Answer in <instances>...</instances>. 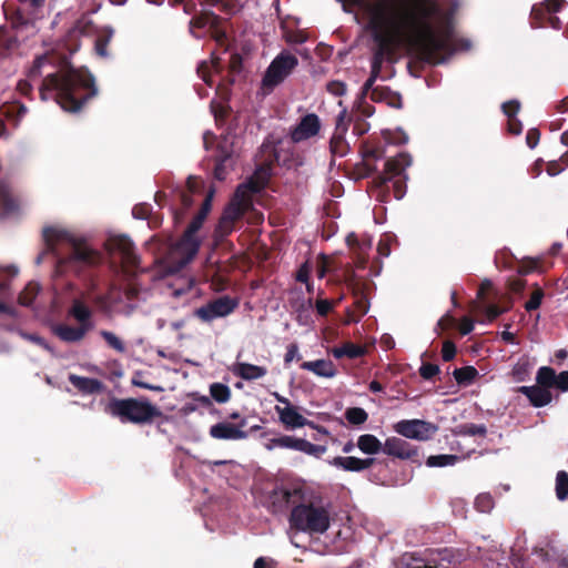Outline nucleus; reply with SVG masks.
Listing matches in <instances>:
<instances>
[{
  "label": "nucleus",
  "instance_id": "nucleus-14",
  "mask_svg": "<svg viewBox=\"0 0 568 568\" xmlns=\"http://www.w3.org/2000/svg\"><path fill=\"white\" fill-rule=\"evenodd\" d=\"M19 7L12 13L11 22L14 29H24L33 26L38 19L40 8L44 0H18Z\"/></svg>",
  "mask_w": 568,
  "mask_h": 568
},
{
  "label": "nucleus",
  "instance_id": "nucleus-19",
  "mask_svg": "<svg viewBox=\"0 0 568 568\" xmlns=\"http://www.w3.org/2000/svg\"><path fill=\"white\" fill-rule=\"evenodd\" d=\"M383 453L399 459H412L418 455V452L408 442L399 437H388L384 443Z\"/></svg>",
  "mask_w": 568,
  "mask_h": 568
},
{
  "label": "nucleus",
  "instance_id": "nucleus-36",
  "mask_svg": "<svg viewBox=\"0 0 568 568\" xmlns=\"http://www.w3.org/2000/svg\"><path fill=\"white\" fill-rule=\"evenodd\" d=\"M453 376L459 385H471L478 376V371L474 366H464L455 368Z\"/></svg>",
  "mask_w": 568,
  "mask_h": 568
},
{
  "label": "nucleus",
  "instance_id": "nucleus-57",
  "mask_svg": "<svg viewBox=\"0 0 568 568\" xmlns=\"http://www.w3.org/2000/svg\"><path fill=\"white\" fill-rule=\"evenodd\" d=\"M207 24L209 19L206 17V12L201 16L194 17L189 22L190 33L195 38H200V36L195 34L194 28L204 29L207 27Z\"/></svg>",
  "mask_w": 568,
  "mask_h": 568
},
{
  "label": "nucleus",
  "instance_id": "nucleus-58",
  "mask_svg": "<svg viewBox=\"0 0 568 568\" xmlns=\"http://www.w3.org/2000/svg\"><path fill=\"white\" fill-rule=\"evenodd\" d=\"M564 3V0H545V2L540 4V7H537V10L549 13H556L561 10Z\"/></svg>",
  "mask_w": 568,
  "mask_h": 568
},
{
  "label": "nucleus",
  "instance_id": "nucleus-9",
  "mask_svg": "<svg viewBox=\"0 0 568 568\" xmlns=\"http://www.w3.org/2000/svg\"><path fill=\"white\" fill-rule=\"evenodd\" d=\"M239 300L230 295H222L210 300L193 311V316L202 323L210 324L217 318L232 314L239 307Z\"/></svg>",
  "mask_w": 568,
  "mask_h": 568
},
{
  "label": "nucleus",
  "instance_id": "nucleus-17",
  "mask_svg": "<svg viewBox=\"0 0 568 568\" xmlns=\"http://www.w3.org/2000/svg\"><path fill=\"white\" fill-rule=\"evenodd\" d=\"M246 425V418H241L237 424L221 422L212 425L209 434L212 438L219 440H241L248 437V433L243 429Z\"/></svg>",
  "mask_w": 568,
  "mask_h": 568
},
{
  "label": "nucleus",
  "instance_id": "nucleus-30",
  "mask_svg": "<svg viewBox=\"0 0 568 568\" xmlns=\"http://www.w3.org/2000/svg\"><path fill=\"white\" fill-rule=\"evenodd\" d=\"M356 446L366 455H376L383 452L384 444L372 434H364L357 438Z\"/></svg>",
  "mask_w": 568,
  "mask_h": 568
},
{
  "label": "nucleus",
  "instance_id": "nucleus-4",
  "mask_svg": "<svg viewBox=\"0 0 568 568\" xmlns=\"http://www.w3.org/2000/svg\"><path fill=\"white\" fill-rule=\"evenodd\" d=\"M331 501L320 490L306 487L290 514V526L310 535L325 534L331 526Z\"/></svg>",
  "mask_w": 568,
  "mask_h": 568
},
{
  "label": "nucleus",
  "instance_id": "nucleus-12",
  "mask_svg": "<svg viewBox=\"0 0 568 568\" xmlns=\"http://www.w3.org/2000/svg\"><path fill=\"white\" fill-rule=\"evenodd\" d=\"M393 429L402 437L425 442L437 433L438 426L424 419H402L394 424Z\"/></svg>",
  "mask_w": 568,
  "mask_h": 568
},
{
  "label": "nucleus",
  "instance_id": "nucleus-50",
  "mask_svg": "<svg viewBox=\"0 0 568 568\" xmlns=\"http://www.w3.org/2000/svg\"><path fill=\"white\" fill-rule=\"evenodd\" d=\"M387 468H388V465L383 464V463L379 464L378 470H376L375 468H372L368 471V480L374 484H377V485H388L389 479L386 476Z\"/></svg>",
  "mask_w": 568,
  "mask_h": 568
},
{
  "label": "nucleus",
  "instance_id": "nucleus-28",
  "mask_svg": "<svg viewBox=\"0 0 568 568\" xmlns=\"http://www.w3.org/2000/svg\"><path fill=\"white\" fill-rule=\"evenodd\" d=\"M532 27L535 28H551L555 30L561 29V21L555 13L538 11L537 7H532L531 10Z\"/></svg>",
  "mask_w": 568,
  "mask_h": 568
},
{
  "label": "nucleus",
  "instance_id": "nucleus-27",
  "mask_svg": "<svg viewBox=\"0 0 568 568\" xmlns=\"http://www.w3.org/2000/svg\"><path fill=\"white\" fill-rule=\"evenodd\" d=\"M231 169H233L232 152L227 148L220 146L214 168V178L219 181H224Z\"/></svg>",
  "mask_w": 568,
  "mask_h": 568
},
{
  "label": "nucleus",
  "instance_id": "nucleus-47",
  "mask_svg": "<svg viewBox=\"0 0 568 568\" xmlns=\"http://www.w3.org/2000/svg\"><path fill=\"white\" fill-rule=\"evenodd\" d=\"M101 337L105 341L109 347L113 348L118 353H125L126 348L123 341L118 337L113 332L102 329L100 331Z\"/></svg>",
  "mask_w": 568,
  "mask_h": 568
},
{
  "label": "nucleus",
  "instance_id": "nucleus-41",
  "mask_svg": "<svg viewBox=\"0 0 568 568\" xmlns=\"http://www.w3.org/2000/svg\"><path fill=\"white\" fill-rule=\"evenodd\" d=\"M69 315L72 316L77 322H84L92 317V311L80 300H73L72 305L69 310Z\"/></svg>",
  "mask_w": 568,
  "mask_h": 568
},
{
  "label": "nucleus",
  "instance_id": "nucleus-52",
  "mask_svg": "<svg viewBox=\"0 0 568 568\" xmlns=\"http://www.w3.org/2000/svg\"><path fill=\"white\" fill-rule=\"evenodd\" d=\"M18 334L26 341H29L31 343L37 344L38 346L42 347L43 349L48 351L51 354H54L53 347L40 335L34 333H28L22 329L18 331Z\"/></svg>",
  "mask_w": 568,
  "mask_h": 568
},
{
  "label": "nucleus",
  "instance_id": "nucleus-11",
  "mask_svg": "<svg viewBox=\"0 0 568 568\" xmlns=\"http://www.w3.org/2000/svg\"><path fill=\"white\" fill-rule=\"evenodd\" d=\"M305 488L306 486H294L291 488L284 486L274 487L266 498L267 509L274 515L283 514L290 506L294 507L297 505Z\"/></svg>",
  "mask_w": 568,
  "mask_h": 568
},
{
  "label": "nucleus",
  "instance_id": "nucleus-18",
  "mask_svg": "<svg viewBox=\"0 0 568 568\" xmlns=\"http://www.w3.org/2000/svg\"><path fill=\"white\" fill-rule=\"evenodd\" d=\"M346 109H343L336 118L335 131L329 141V150L333 155L343 158L349 151V145L345 139L347 132Z\"/></svg>",
  "mask_w": 568,
  "mask_h": 568
},
{
  "label": "nucleus",
  "instance_id": "nucleus-40",
  "mask_svg": "<svg viewBox=\"0 0 568 568\" xmlns=\"http://www.w3.org/2000/svg\"><path fill=\"white\" fill-rule=\"evenodd\" d=\"M210 398L219 404H224L231 398V389L226 384L213 383L210 385Z\"/></svg>",
  "mask_w": 568,
  "mask_h": 568
},
{
  "label": "nucleus",
  "instance_id": "nucleus-5",
  "mask_svg": "<svg viewBox=\"0 0 568 568\" xmlns=\"http://www.w3.org/2000/svg\"><path fill=\"white\" fill-rule=\"evenodd\" d=\"M368 28L376 44L371 60V71L381 74L385 58L392 53L393 37L403 33L404 23L389 8L375 6L371 11Z\"/></svg>",
  "mask_w": 568,
  "mask_h": 568
},
{
  "label": "nucleus",
  "instance_id": "nucleus-39",
  "mask_svg": "<svg viewBox=\"0 0 568 568\" xmlns=\"http://www.w3.org/2000/svg\"><path fill=\"white\" fill-rule=\"evenodd\" d=\"M241 200L232 201L229 203L225 209L223 210V213L221 215L222 223H232L234 224L235 221L242 217L243 215V209L240 203Z\"/></svg>",
  "mask_w": 568,
  "mask_h": 568
},
{
  "label": "nucleus",
  "instance_id": "nucleus-20",
  "mask_svg": "<svg viewBox=\"0 0 568 568\" xmlns=\"http://www.w3.org/2000/svg\"><path fill=\"white\" fill-rule=\"evenodd\" d=\"M376 463V458L368 457V458H358L353 456H337L334 457L329 464L336 468H341L345 471H355L359 473L365 469H369L374 464Z\"/></svg>",
  "mask_w": 568,
  "mask_h": 568
},
{
  "label": "nucleus",
  "instance_id": "nucleus-61",
  "mask_svg": "<svg viewBox=\"0 0 568 568\" xmlns=\"http://www.w3.org/2000/svg\"><path fill=\"white\" fill-rule=\"evenodd\" d=\"M375 108L372 104H368L364 100L358 101V104L355 110H352L351 113H357L359 118L366 119L374 114Z\"/></svg>",
  "mask_w": 568,
  "mask_h": 568
},
{
  "label": "nucleus",
  "instance_id": "nucleus-64",
  "mask_svg": "<svg viewBox=\"0 0 568 568\" xmlns=\"http://www.w3.org/2000/svg\"><path fill=\"white\" fill-rule=\"evenodd\" d=\"M151 213V206L146 203L136 204L132 209V216L136 220H146Z\"/></svg>",
  "mask_w": 568,
  "mask_h": 568
},
{
  "label": "nucleus",
  "instance_id": "nucleus-43",
  "mask_svg": "<svg viewBox=\"0 0 568 568\" xmlns=\"http://www.w3.org/2000/svg\"><path fill=\"white\" fill-rule=\"evenodd\" d=\"M313 308L312 300H302L296 307V321L300 325H308L312 322L311 313Z\"/></svg>",
  "mask_w": 568,
  "mask_h": 568
},
{
  "label": "nucleus",
  "instance_id": "nucleus-51",
  "mask_svg": "<svg viewBox=\"0 0 568 568\" xmlns=\"http://www.w3.org/2000/svg\"><path fill=\"white\" fill-rule=\"evenodd\" d=\"M530 366L527 362H518L511 369L513 379L517 383L525 382L529 378Z\"/></svg>",
  "mask_w": 568,
  "mask_h": 568
},
{
  "label": "nucleus",
  "instance_id": "nucleus-35",
  "mask_svg": "<svg viewBox=\"0 0 568 568\" xmlns=\"http://www.w3.org/2000/svg\"><path fill=\"white\" fill-rule=\"evenodd\" d=\"M536 385L549 389L555 387L556 371L549 366H541L536 374Z\"/></svg>",
  "mask_w": 568,
  "mask_h": 568
},
{
  "label": "nucleus",
  "instance_id": "nucleus-26",
  "mask_svg": "<svg viewBox=\"0 0 568 568\" xmlns=\"http://www.w3.org/2000/svg\"><path fill=\"white\" fill-rule=\"evenodd\" d=\"M346 243L348 247L357 254L359 262L365 263L364 255L367 254L372 247V237L366 234L357 235L349 233L346 236Z\"/></svg>",
  "mask_w": 568,
  "mask_h": 568
},
{
  "label": "nucleus",
  "instance_id": "nucleus-23",
  "mask_svg": "<svg viewBox=\"0 0 568 568\" xmlns=\"http://www.w3.org/2000/svg\"><path fill=\"white\" fill-rule=\"evenodd\" d=\"M69 382L74 388L84 395L100 394L105 389V385L97 378L70 374Z\"/></svg>",
  "mask_w": 568,
  "mask_h": 568
},
{
  "label": "nucleus",
  "instance_id": "nucleus-8",
  "mask_svg": "<svg viewBox=\"0 0 568 568\" xmlns=\"http://www.w3.org/2000/svg\"><path fill=\"white\" fill-rule=\"evenodd\" d=\"M297 65L298 59L294 54L287 50L281 51L267 67L262 79V87L267 91H273Z\"/></svg>",
  "mask_w": 568,
  "mask_h": 568
},
{
  "label": "nucleus",
  "instance_id": "nucleus-32",
  "mask_svg": "<svg viewBox=\"0 0 568 568\" xmlns=\"http://www.w3.org/2000/svg\"><path fill=\"white\" fill-rule=\"evenodd\" d=\"M52 333L65 343H78L82 341L81 331H78L77 326L57 324L52 326Z\"/></svg>",
  "mask_w": 568,
  "mask_h": 568
},
{
  "label": "nucleus",
  "instance_id": "nucleus-44",
  "mask_svg": "<svg viewBox=\"0 0 568 568\" xmlns=\"http://www.w3.org/2000/svg\"><path fill=\"white\" fill-rule=\"evenodd\" d=\"M345 122L347 126L353 123V133L357 136H361L368 132L369 124L365 121V119L359 118L357 113H346Z\"/></svg>",
  "mask_w": 568,
  "mask_h": 568
},
{
  "label": "nucleus",
  "instance_id": "nucleus-6",
  "mask_svg": "<svg viewBox=\"0 0 568 568\" xmlns=\"http://www.w3.org/2000/svg\"><path fill=\"white\" fill-rule=\"evenodd\" d=\"M105 413L122 424L150 425L163 417L162 410L146 397L111 398Z\"/></svg>",
  "mask_w": 568,
  "mask_h": 568
},
{
  "label": "nucleus",
  "instance_id": "nucleus-1",
  "mask_svg": "<svg viewBox=\"0 0 568 568\" xmlns=\"http://www.w3.org/2000/svg\"><path fill=\"white\" fill-rule=\"evenodd\" d=\"M404 23L403 32L414 36L422 60L429 64H442L457 51L471 47L468 39H457L448 14H443L435 0H413V10L399 17L390 6L384 4Z\"/></svg>",
  "mask_w": 568,
  "mask_h": 568
},
{
  "label": "nucleus",
  "instance_id": "nucleus-7",
  "mask_svg": "<svg viewBox=\"0 0 568 568\" xmlns=\"http://www.w3.org/2000/svg\"><path fill=\"white\" fill-rule=\"evenodd\" d=\"M412 164V158L407 153H398L396 156L385 162L384 172L378 173L374 182L378 187H385L392 183L395 199L400 200L405 195V184L403 180L407 179L406 169Z\"/></svg>",
  "mask_w": 568,
  "mask_h": 568
},
{
  "label": "nucleus",
  "instance_id": "nucleus-33",
  "mask_svg": "<svg viewBox=\"0 0 568 568\" xmlns=\"http://www.w3.org/2000/svg\"><path fill=\"white\" fill-rule=\"evenodd\" d=\"M332 354L335 358L339 359L343 357L358 358L364 355V348L353 343H345L339 347H334Z\"/></svg>",
  "mask_w": 568,
  "mask_h": 568
},
{
  "label": "nucleus",
  "instance_id": "nucleus-15",
  "mask_svg": "<svg viewBox=\"0 0 568 568\" xmlns=\"http://www.w3.org/2000/svg\"><path fill=\"white\" fill-rule=\"evenodd\" d=\"M321 120L315 113L302 116L298 123L290 129L288 136L293 143H300L316 136L321 131Z\"/></svg>",
  "mask_w": 568,
  "mask_h": 568
},
{
  "label": "nucleus",
  "instance_id": "nucleus-21",
  "mask_svg": "<svg viewBox=\"0 0 568 568\" xmlns=\"http://www.w3.org/2000/svg\"><path fill=\"white\" fill-rule=\"evenodd\" d=\"M516 392L525 395L528 398L530 405L536 408L545 407L552 402L551 390L538 385L519 386L517 387Z\"/></svg>",
  "mask_w": 568,
  "mask_h": 568
},
{
  "label": "nucleus",
  "instance_id": "nucleus-42",
  "mask_svg": "<svg viewBox=\"0 0 568 568\" xmlns=\"http://www.w3.org/2000/svg\"><path fill=\"white\" fill-rule=\"evenodd\" d=\"M458 459L459 457L453 454L432 455L426 459V465L428 467L453 466Z\"/></svg>",
  "mask_w": 568,
  "mask_h": 568
},
{
  "label": "nucleus",
  "instance_id": "nucleus-55",
  "mask_svg": "<svg viewBox=\"0 0 568 568\" xmlns=\"http://www.w3.org/2000/svg\"><path fill=\"white\" fill-rule=\"evenodd\" d=\"M542 298H544V291L540 287L536 288L531 293L530 298L525 303V310L527 312H531V311L539 308L541 305Z\"/></svg>",
  "mask_w": 568,
  "mask_h": 568
},
{
  "label": "nucleus",
  "instance_id": "nucleus-25",
  "mask_svg": "<svg viewBox=\"0 0 568 568\" xmlns=\"http://www.w3.org/2000/svg\"><path fill=\"white\" fill-rule=\"evenodd\" d=\"M301 368L314 373L320 377L332 378L337 374L334 363L329 359L303 362Z\"/></svg>",
  "mask_w": 568,
  "mask_h": 568
},
{
  "label": "nucleus",
  "instance_id": "nucleus-54",
  "mask_svg": "<svg viewBox=\"0 0 568 568\" xmlns=\"http://www.w3.org/2000/svg\"><path fill=\"white\" fill-rule=\"evenodd\" d=\"M192 400L199 405V408H203L209 410L211 414L219 413V410L214 407L212 399L209 396L200 395L197 393H193Z\"/></svg>",
  "mask_w": 568,
  "mask_h": 568
},
{
  "label": "nucleus",
  "instance_id": "nucleus-53",
  "mask_svg": "<svg viewBox=\"0 0 568 568\" xmlns=\"http://www.w3.org/2000/svg\"><path fill=\"white\" fill-rule=\"evenodd\" d=\"M508 310V307H499L495 304H485L481 306V312L485 314L486 320L489 323L506 313Z\"/></svg>",
  "mask_w": 568,
  "mask_h": 568
},
{
  "label": "nucleus",
  "instance_id": "nucleus-31",
  "mask_svg": "<svg viewBox=\"0 0 568 568\" xmlns=\"http://www.w3.org/2000/svg\"><path fill=\"white\" fill-rule=\"evenodd\" d=\"M302 438H297L290 435H281L278 437H274L268 439L265 444V448L267 450H273L275 448H286L300 452Z\"/></svg>",
  "mask_w": 568,
  "mask_h": 568
},
{
  "label": "nucleus",
  "instance_id": "nucleus-49",
  "mask_svg": "<svg viewBox=\"0 0 568 568\" xmlns=\"http://www.w3.org/2000/svg\"><path fill=\"white\" fill-rule=\"evenodd\" d=\"M326 446L323 445H315L304 438H302L300 452L304 453L308 456H313L316 458H321L324 453L326 452Z\"/></svg>",
  "mask_w": 568,
  "mask_h": 568
},
{
  "label": "nucleus",
  "instance_id": "nucleus-48",
  "mask_svg": "<svg viewBox=\"0 0 568 568\" xmlns=\"http://www.w3.org/2000/svg\"><path fill=\"white\" fill-rule=\"evenodd\" d=\"M474 505L478 511L487 514L494 508L495 501L489 493H483L476 497Z\"/></svg>",
  "mask_w": 568,
  "mask_h": 568
},
{
  "label": "nucleus",
  "instance_id": "nucleus-16",
  "mask_svg": "<svg viewBox=\"0 0 568 568\" xmlns=\"http://www.w3.org/2000/svg\"><path fill=\"white\" fill-rule=\"evenodd\" d=\"M280 422L286 427L291 429L300 428L303 426H308L313 429H316L318 433L328 435V430L320 425H316L314 422L308 420L303 415H301L297 410V408L293 405H290L288 407H275Z\"/></svg>",
  "mask_w": 568,
  "mask_h": 568
},
{
  "label": "nucleus",
  "instance_id": "nucleus-37",
  "mask_svg": "<svg viewBox=\"0 0 568 568\" xmlns=\"http://www.w3.org/2000/svg\"><path fill=\"white\" fill-rule=\"evenodd\" d=\"M262 189L263 185L260 182H257L254 178H250L245 182L237 185L234 193V197L235 200L243 201L246 197L247 193H258L261 192Z\"/></svg>",
  "mask_w": 568,
  "mask_h": 568
},
{
  "label": "nucleus",
  "instance_id": "nucleus-13",
  "mask_svg": "<svg viewBox=\"0 0 568 568\" xmlns=\"http://www.w3.org/2000/svg\"><path fill=\"white\" fill-rule=\"evenodd\" d=\"M106 248L114 258H119L123 266L135 268L140 264L135 246L126 235L111 236L106 242Z\"/></svg>",
  "mask_w": 568,
  "mask_h": 568
},
{
  "label": "nucleus",
  "instance_id": "nucleus-2",
  "mask_svg": "<svg viewBox=\"0 0 568 568\" xmlns=\"http://www.w3.org/2000/svg\"><path fill=\"white\" fill-rule=\"evenodd\" d=\"M45 251L38 255L36 263L40 264L44 255L53 257L55 273L58 275L73 274L83 281H90L92 272L102 263V254L78 241L72 234L57 227L43 230Z\"/></svg>",
  "mask_w": 568,
  "mask_h": 568
},
{
  "label": "nucleus",
  "instance_id": "nucleus-62",
  "mask_svg": "<svg viewBox=\"0 0 568 568\" xmlns=\"http://www.w3.org/2000/svg\"><path fill=\"white\" fill-rule=\"evenodd\" d=\"M378 77H379L378 73L371 71L368 79L364 82V84L361 89V94H359L361 100L366 99V97L368 94L371 95V93L373 92V89L375 88L374 83L376 82Z\"/></svg>",
  "mask_w": 568,
  "mask_h": 568
},
{
  "label": "nucleus",
  "instance_id": "nucleus-34",
  "mask_svg": "<svg viewBox=\"0 0 568 568\" xmlns=\"http://www.w3.org/2000/svg\"><path fill=\"white\" fill-rule=\"evenodd\" d=\"M280 29L282 31L283 39L288 44H303L308 40V37L303 30H292L290 29L284 21L281 22Z\"/></svg>",
  "mask_w": 568,
  "mask_h": 568
},
{
  "label": "nucleus",
  "instance_id": "nucleus-22",
  "mask_svg": "<svg viewBox=\"0 0 568 568\" xmlns=\"http://www.w3.org/2000/svg\"><path fill=\"white\" fill-rule=\"evenodd\" d=\"M47 61L44 55L38 57L29 70L28 79L20 80L17 84L18 91L26 97H29L33 91V84L41 78V68Z\"/></svg>",
  "mask_w": 568,
  "mask_h": 568
},
{
  "label": "nucleus",
  "instance_id": "nucleus-60",
  "mask_svg": "<svg viewBox=\"0 0 568 568\" xmlns=\"http://www.w3.org/2000/svg\"><path fill=\"white\" fill-rule=\"evenodd\" d=\"M501 109L504 114L508 118V120H513L514 118H516V114L520 109V103L518 100H510L504 102Z\"/></svg>",
  "mask_w": 568,
  "mask_h": 568
},
{
  "label": "nucleus",
  "instance_id": "nucleus-29",
  "mask_svg": "<svg viewBox=\"0 0 568 568\" xmlns=\"http://www.w3.org/2000/svg\"><path fill=\"white\" fill-rule=\"evenodd\" d=\"M0 205L2 215L6 217L16 214L19 210V203L11 195L9 184L4 181H0Z\"/></svg>",
  "mask_w": 568,
  "mask_h": 568
},
{
  "label": "nucleus",
  "instance_id": "nucleus-63",
  "mask_svg": "<svg viewBox=\"0 0 568 568\" xmlns=\"http://www.w3.org/2000/svg\"><path fill=\"white\" fill-rule=\"evenodd\" d=\"M464 428V434L469 436L485 437L487 434V428L484 424H467Z\"/></svg>",
  "mask_w": 568,
  "mask_h": 568
},
{
  "label": "nucleus",
  "instance_id": "nucleus-45",
  "mask_svg": "<svg viewBox=\"0 0 568 568\" xmlns=\"http://www.w3.org/2000/svg\"><path fill=\"white\" fill-rule=\"evenodd\" d=\"M345 418L352 425H362L368 419V414L362 407H351L345 410Z\"/></svg>",
  "mask_w": 568,
  "mask_h": 568
},
{
  "label": "nucleus",
  "instance_id": "nucleus-56",
  "mask_svg": "<svg viewBox=\"0 0 568 568\" xmlns=\"http://www.w3.org/2000/svg\"><path fill=\"white\" fill-rule=\"evenodd\" d=\"M392 90L387 87H376L373 89L369 98L374 102H385L392 95Z\"/></svg>",
  "mask_w": 568,
  "mask_h": 568
},
{
  "label": "nucleus",
  "instance_id": "nucleus-38",
  "mask_svg": "<svg viewBox=\"0 0 568 568\" xmlns=\"http://www.w3.org/2000/svg\"><path fill=\"white\" fill-rule=\"evenodd\" d=\"M40 292V285L36 282H29L19 294L18 302L22 306H32L33 301Z\"/></svg>",
  "mask_w": 568,
  "mask_h": 568
},
{
  "label": "nucleus",
  "instance_id": "nucleus-46",
  "mask_svg": "<svg viewBox=\"0 0 568 568\" xmlns=\"http://www.w3.org/2000/svg\"><path fill=\"white\" fill-rule=\"evenodd\" d=\"M556 496L560 501L568 498V474L565 470L556 475Z\"/></svg>",
  "mask_w": 568,
  "mask_h": 568
},
{
  "label": "nucleus",
  "instance_id": "nucleus-3",
  "mask_svg": "<svg viewBox=\"0 0 568 568\" xmlns=\"http://www.w3.org/2000/svg\"><path fill=\"white\" fill-rule=\"evenodd\" d=\"M42 101L53 100L62 110L79 112L98 94L93 75L87 69L68 67L47 74L39 87Z\"/></svg>",
  "mask_w": 568,
  "mask_h": 568
},
{
  "label": "nucleus",
  "instance_id": "nucleus-59",
  "mask_svg": "<svg viewBox=\"0 0 568 568\" xmlns=\"http://www.w3.org/2000/svg\"><path fill=\"white\" fill-rule=\"evenodd\" d=\"M439 373V366L432 363H423L419 367V375L426 379L430 381L434 376Z\"/></svg>",
  "mask_w": 568,
  "mask_h": 568
},
{
  "label": "nucleus",
  "instance_id": "nucleus-10",
  "mask_svg": "<svg viewBox=\"0 0 568 568\" xmlns=\"http://www.w3.org/2000/svg\"><path fill=\"white\" fill-rule=\"evenodd\" d=\"M213 191L209 193L202 203L197 214L192 219L181 239V246L186 251L189 258H193L199 250L201 242L196 236L197 231L202 227L204 220L212 207Z\"/></svg>",
  "mask_w": 568,
  "mask_h": 568
},
{
  "label": "nucleus",
  "instance_id": "nucleus-24",
  "mask_svg": "<svg viewBox=\"0 0 568 568\" xmlns=\"http://www.w3.org/2000/svg\"><path fill=\"white\" fill-rule=\"evenodd\" d=\"M232 373L245 381H255L264 377L267 369L250 363L237 362L232 367Z\"/></svg>",
  "mask_w": 568,
  "mask_h": 568
}]
</instances>
